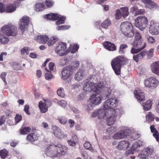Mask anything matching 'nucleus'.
Segmentation results:
<instances>
[{
    "mask_svg": "<svg viewBox=\"0 0 159 159\" xmlns=\"http://www.w3.org/2000/svg\"><path fill=\"white\" fill-rule=\"evenodd\" d=\"M6 119L4 115H2L0 118V125L4 124L5 121Z\"/></svg>",
    "mask_w": 159,
    "mask_h": 159,
    "instance_id": "338daca9",
    "label": "nucleus"
},
{
    "mask_svg": "<svg viewBox=\"0 0 159 159\" xmlns=\"http://www.w3.org/2000/svg\"><path fill=\"white\" fill-rule=\"evenodd\" d=\"M131 130H121L120 132L115 133L113 136V138L115 139H120L125 138L129 136V132Z\"/></svg>",
    "mask_w": 159,
    "mask_h": 159,
    "instance_id": "f3484780",
    "label": "nucleus"
},
{
    "mask_svg": "<svg viewBox=\"0 0 159 159\" xmlns=\"http://www.w3.org/2000/svg\"><path fill=\"white\" fill-rule=\"evenodd\" d=\"M128 46L127 45L125 44H122L120 45L119 49V52L120 54L124 53V50L125 49L127 48Z\"/></svg>",
    "mask_w": 159,
    "mask_h": 159,
    "instance_id": "49530a36",
    "label": "nucleus"
},
{
    "mask_svg": "<svg viewBox=\"0 0 159 159\" xmlns=\"http://www.w3.org/2000/svg\"><path fill=\"white\" fill-rule=\"evenodd\" d=\"M106 109V118L116 116H119L122 113L121 109L116 108L114 109L113 108H105Z\"/></svg>",
    "mask_w": 159,
    "mask_h": 159,
    "instance_id": "1a4fd4ad",
    "label": "nucleus"
},
{
    "mask_svg": "<svg viewBox=\"0 0 159 159\" xmlns=\"http://www.w3.org/2000/svg\"><path fill=\"white\" fill-rule=\"evenodd\" d=\"M122 63V59L119 57L115 58L112 61L111 66L116 74L119 75L120 74L121 66Z\"/></svg>",
    "mask_w": 159,
    "mask_h": 159,
    "instance_id": "20e7f679",
    "label": "nucleus"
},
{
    "mask_svg": "<svg viewBox=\"0 0 159 159\" xmlns=\"http://www.w3.org/2000/svg\"><path fill=\"white\" fill-rule=\"evenodd\" d=\"M144 83L146 87L154 89L157 87L159 84V81L156 78L151 77L145 80Z\"/></svg>",
    "mask_w": 159,
    "mask_h": 159,
    "instance_id": "6e6552de",
    "label": "nucleus"
},
{
    "mask_svg": "<svg viewBox=\"0 0 159 159\" xmlns=\"http://www.w3.org/2000/svg\"><path fill=\"white\" fill-rule=\"evenodd\" d=\"M45 17L49 20H54L59 19L56 22V24L57 25L64 23L66 19V17L64 16H61L60 15L53 13H50L46 15Z\"/></svg>",
    "mask_w": 159,
    "mask_h": 159,
    "instance_id": "7ed1b4c3",
    "label": "nucleus"
},
{
    "mask_svg": "<svg viewBox=\"0 0 159 159\" xmlns=\"http://www.w3.org/2000/svg\"><path fill=\"white\" fill-rule=\"evenodd\" d=\"M138 147V145L136 142L134 143L130 148L131 151L130 153H133L132 152L137 149Z\"/></svg>",
    "mask_w": 159,
    "mask_h": 159,
    "instance_id": "603ef678",
    "label": "nucleus"
},
{
    "mask_svg": "<svg viewBox=\"0 0 159 159\" xmlns=\"http://www.w3.org/2000/svg\"><path fill=\"white\" fill-rule=\"evenodd\" d=\"M74 69L69 66L65 67L62 70V78L64 80L69 78L73 73Z\"/></svg>",
    "mask_w": 159,
    "mask_h": 159,
    "instance_id": "f8f14e48",
    "label": "nucleus"
},
{
    "mask_svg": "<svg viewBox=\"0 0 159 159\" xmlns=\"http://www.w3.org/2000/svg\"><path fill=\"white\" fill-rule=\"evenodd\" d=\"M138 10V7L137 6L135 5H133L130 9V11L131 13H134V12H136Z\"/></svg>",
    "mask_w": 159,
    "mask_h": 159,
    "instance_id": "8fccbe9b",
    "label": "nucleus"
},
{
    "mask_svg": "<svg viewBox=\"0 0 159 159\" xmlns=\"http://www.w3.org/2000/svg\"><path fill=\"white\" fill-rule=\"evenodd\" d=\"M56 149L57 147L56 145H51L46 149V154L47 156L51 157L58 156Z\"/></svg>",
    "mask_w": 159,
    "mask_h": 159,
    "instance_id": "9b49d317",
    "label": "nucleus"
},
{
    "mask_svg": "<svg viewBox=\"0 0 159 159\" xmlns=\"http://www.w3.org/2000/svg\"><path fill=\"white\" fill-rule=\"evenodd\" d=\"M115 18L117 20H119L123 16L121 11L120 9H117L116 10V13L115 15Z\"/></svg>",
    "mask_w": 159,
    "mask_h": 159,
    "instance_id": "c03bdc74",
    "label": "nucleus"
},
{
    "mask_svg": "<svg viewBox=\"0 0 159 159\" xmlns=\"http://www.w3.org/2000/svg\"><path fill=\"white\" fill-rule=\"evenodd\" d=\"M70 28V26L69 25H62L57 26L56 29L58 30H66Z\"/></svg>",
    "mask_w": 159,
    "mask_h": 159,
    "instance_id": "79ce46f5",
    "label": "nucleus"
},
{
    "mask_svg": "<svg viewBox=\"0 0 159 159\" xmlns=\"http://www.w3.org/2000/svg\"><path fill=\"white\" fill-rule=\"evenodd\" d=\"M148 23L147 18L143 16H140L135 20V24L136 26L143 31L146 27Z\"/></svg>",
    "mask_w": 159,
    "mask_h": 159,
    "instance_id": "39448f33",
    "label": "nucleus"
},
{
    "mask_svg": "<svg viewBox=\"0 0 159 159\" xmlns=\"http://www.w3.org/2000/svg\"><path fill=\"white\" fill-rule=\"evenodd\" d=\"M53 133L55 136L60 139L66 137L67 135L64 134L61 131V130H54Z\"/></svg>",
    "mask_w": 159,
    "mask_h": 159,
    "instance_id": "7c9ffc66",
    "label": "nucleus"
},
{
    "mask_svg": "<svg viewBox=\"0 0 159 159\" xmlns=\"http://www.w3.org/2000/svg\"><path fill=\"white\" fill-rule=\"evenodd\" d=\"M111 24L109 18H107L101 25L102 27L104 29H107L108 26Z\"/></svg>",
    "mask_w": 159,
    "mask_h": 159,
    "instance_id": "a19ab883",
    "label": "nucleus"
},
{
    "mask_svg": "<svg viewBox=\"0 0 159 159\" xmlns=\"http://www.w3.org/2000/svg\"><path fill=\"white\" fill-rule=\"evenodd\" d=\"M27 139L31 142H33L37 139L38 137L36 134L33 131L27 136Z\"/></svg>",
    "mask_w": 159,
    "mask_h": 159,
    "instance_id": "72a5a7b5",
    "label": "nucleus"
},
{
    "mask_svg": "<svg viewBox=\"0 0 159 159\" xmlns=\"http://www.w3.org/2000/svg\"><path fill=\"white\" fill-rule=\"evenodd\" d=\"M153 136L156 138L157 141H158L159 133L157 130H151Z\"/></svg>",
    "mask_w": 159,
    "mask_h": 159,
    "instance_id": "a18cd8bd",
    "label": "nucleus"
},
{
    "mask_svg": "<svg viewBox=\"0 0 159 159\" xmlns=\"http://www.w3.org/2000/svg\"><path fill=\"white\" fill-rule=\"evenodd\" d=\"M152 105V101L151 100H148L142 104L143 110L145 111L149 110Z\"/></svg>",
    "mask_w": 159,
    "mask_h": 159,
    "instance_id": "bb28decb",
    "label": "nucleus"
},
{
    "mask_svg": "<svg viewBox=\"0 0 159 159\" xmlns=\"http://www.w3.org/2000/svg\"><path fill=\"white\" fill-rule=\"evenodd\" d=\"M98 118L100 119H105L106 118V109L103 106V108L98 110Z\"/></svg>",
    "mask_w": 159,
    "mask_h": 159,
    "instance_id": "c85d7f7f",
    "label": "nucleus"
},
{
    "mask_svg": "<svg viewBox=\"0 0 159 159\" xmlns=\"http://www.w3.org/2000/svg\"><path fill=\"white\" fill-rule=\"evenodd\" d=\"M66 44L65 43H60L56 48V53L60 56L66 55L70 50V49L69 48L66 50Z\"/></svg>",
    "mask_w": 159,
    "mask_h": 159,
    "instance_id": "0eeeda50",
    "label": "nucleus"
},
{
    "mask_svg": "<svg viewBox=\"0 0 159 159\" xmlns=\"http://www.w3.org/2000/svg\"><path fill=\"white\" fill-rule=\"evenodd\" d=\"M20 4L17 2H15L14 4L8 5L6 8V11L8 12H12L16 10Z\"/></svg>",
    "mask_w": 159,
    "mask_h": 159,
    "instance_id": "412c9836",
    "label": "nucleus"
},
{
    "mask_svg": "<svg viewBox=\"0 0 159 159\" xmlns=\"http://www.w3.org/2000/svg\"><path fill=\"white\" fill-rule=\"evenodd\" d=\"M122 12L123 17L124 18H126L129 14V8L127 7H121L120 9Z\"/></svg>",
    "mask_w": 159,
    "mask_h": 159,
    "instance_id": "f704fd0d",
    "label": "nucleus"
},
{
    "mask_svg": "<svg viewBox=\"0 0 159 159\" xmlns=\"http://www.w3.org/2000/svg\"><path fill=\"white\" fill-rule=\"evenodd\" d=\"M134 93L136 98L138 102H142L145 100V94L139 88H137L135 89Z\"/></svg>",
    "mask_w": 159,
    "mask_h": 159,
    "instance_id": "a211bd4d",
    "label": "nucleus"
},
{
    "mask_svg": "<svg viewBox=\"0 0 159 159\" xmlns=\"http://www.w3.org/2000/svg\"><path fill=\"white\" fill-rule=\"evenodd\" d=\"M45 4L48 7H50L52 6L54 2L50 0H47L45 2Z\"/></svg>",
    "mask_w": 159,
    "mask_h": 159,
    "instance_id": "13d9d810",
    "label": "nucleus"
},
{
    "mask_svg": "<svg viewBox=\"0 0 159 159\" xmlns=\"http://www.w3.org/2000/svg\"><path fill=\"white\" fill-rule=\"evenodd\" d=\"M30 132V130H20V134L25 135L29 133Z\"/></svg>",
    "mask_w": 159,
    "mask_h": 159,
    "instance_id": "774afa93",
    "label": "nucleus"
},
{
    "mask_svg": "<svg viewBox=\"0 0 159 159\" xmlns=\"http://www.w3.org/2000/svg\"><path fill=\"white\" fill-rule=\"evenodd\" d=\"M2 31L7 36H15L17 33V28L11 25L3 26L2 28Z\"/></svg>",
    "mask_w": 159,
    "mask_h": 159,
    "instance_id": "423d86ee",
    "label": "nucleus"
},
{
    "mask_svg": "<svg viewBox=\"0 0 159 159\" xmlns=\"http://www.w3.org/2000/svg\"><path fill=\"white\" fill-rule=\"evenodd\" d=\"M53 76L50 73H46L45 74V79L48 80H50L53 78Z\"/></svg>",
    "mask_w": 159,
    "mask_h": 159,
    "instance_id": "e2e57ef3",
    "label": "nucleus"
},
{
    "mask_svg": "<svg viewBox=\"0 0 159 159\" xmlns=\"http://www.w3.org/2000/svg\"><path fill=\"white\" fill-rule=\"evenodd\" d=\"M84 70L80 69L75 74V78L76 80H80L82 79L84 76Z\"/></svg>",
    "mask_w": 159,
    "mask_h": 159,
    "instance_id": "c756f323",
    "label": "nucleus"
},
{
    "mask_svg": "<svg viewBox=\"0 0 159 159\" xmlns=\"http://www.w3.org/2000/svg\"><path fill=\"white\" fill-rule=\"evenodd\" d=\"M58 38L56 36L51 37L48 43V46H51L53 45L58 40Z\"/></svg>",
    "mask_w": 159,
    "mask_h": 159,
    "instance_id": "ea45409f",
    "label": "nucleus"
},
{
    "mask_svg": "<svg viewBox=\"0 0 159 159\" xmlns=\"http://www.w3.org/2000/svg\"><path fill=\"white\" fill-rule=\"evenodd\" d=\"M30 21V18L27 16H24L20 20L19 24V28L22 32L26 29Z\"/></svg>",
    "mask_w": 159,
    "mask_h": 159,
    "instance_id": "4468645a",
    "label": "nucleus"
},
{
    "mask_svg": "<svg viewBox=\"0 0 159 159\" xmlns=\"http://www.w3.org/2000/svg\"><path fill=\"white\" fill-rule=\"evenodd\" d=\"M104 92L105 93L106 95L105 96H103V99H105L107 97H109L111 93V91L110 90H108L107 91H105Z\"/></svg>",
    "mask_w": 159,
    "mask_h": 159,
    "instance_id": "69168bd1",
    "label": "nucleus"
},
{
    "mask_svg": "<svg viewBox=\"0 0 159 159\" xmlns=\"http://www.w3.org/2000/svg\"><path fill=\"white\" fill-rule=\"evenodd\" d=\"M147 53V51H143L139 54H137L135 55H134L133 59L136 62H138L139 59H143Z\"/></svg>",
    "mask_w": 159,
    "mask_h": 159,
    "instance_id": "b1692460",
    "label": "nucleus"
},
{
    "mask_svg": "<svg viewBox=\"0 0 159 159\" xmlns=\"http://www.w3.org/2000/svg\"><path fill=\"white\" fill-rule=\"evenodd\" d=\"M22 119V118L21 115L16 114V116L15 117V124H16L19 122Z\"/></svg>",
    "mask_w": 159,
    "mask_h": 159,
    "instance_id": "864d4df0",
    "label": "nucleus"
},
{
    "mask_svg": "<svg viewBox=\"0 0 159 159\" xmlns=\"http://www.w3.org/2000/svg\"><path fill=\"white\" fill-rule=\"evenodd\" d=\"M120 30L124 35L128 38H131L134 34L133 25L129 21L123 22L120 26Z\"/></svg>",
    "mask_w": 159,
    "mask_h": 159,
    "instance_id": "f03ea898",
    "label": "nucleus"
},
{
    "mask_svg": "<svg viewBox=\"0 0 159 159\" xmlns=\"http://www.w3.org/2000/svg\"><path fill=\"white\" fill-rule=\"evenodd\" d=\"M5 9L3 3L0 2V13H2L5 12Z\"/></svg>",
    "mask_w": 159,
    "mask_h": 159,
    "instance_id": "0e129e2a",
    "label": "nucleus"
},
{
    "mask_svg": "<svg viewBox=\"0 0 159 159\" xmlns=\"http://www.w3.org/2000/svg\"><path fill=\"white\" fill-rule=\"evenodd\" d=\"M84 146L86 149L90 150L91 151H93V149L91 145L89 142H85L84 144Z\"/></svg>",
    "mask_w": 159,
    "mask_h": 159,
    "instance_id": "de8ad7c7",
    "label": "nucleus"
},
{
    "mask_svg": "<svg viewBox=\"0 0 159 159\" xmlns=\"http://www.w3.org/2000/svg\"><path fill=\"white\" fill-rule=\"evenodd\" d=\"M147 40L148 42L150 43H153L156 41L155 38L151 36H148L147 37Z\"/></svg>",
    "mask_w": 159,
    "mask_h": 159,
    "instance_id": "5fc2aeb1",
    "label": "nucleus"
},
{
    "mask_svg": "<svg viewBox=\"0 0 159 159\" xmlns=\"http://www.w3.org/2000/svg\"><path fill=\"white\" fill-rule=\"evenodd\" d=\"M129 143L128 141H122L119 143V144L117 146L118 148L120 150H126L129 147Z\"/></svg>",
    "mask_w": 159,
    "mask_h": 159,
    "instance_id": "5701e85b",
    "label": "nucleus"
},
{
    "mask_svg": "<svg viewBox=\"0 0 159 159\" xmlns=\"http://www.w3.org/2000/svg\"><path fill=\"white\" fill-rule=\"evenodd\" d=\"M94 81H92L91 78L89 80H87L84 82L83 84V89L84 93H89L92 91L95 92L98 94L100 92V89L103 88L106 85L108 86L109 84V79H107V80L105 83L99 82L96 83L97 82V78L95 77L93 78Z\"/></svg>",
    "mask_w": 159,
    "mask_h": 159,
    "instance_id": "f257e3e1",
    "label": "nucleus"
},
{
    "mask_svg": "<svg viewBox=\"0 0 159 159\" xmlns=\"http://www.w3.org/2000/svg\"><path fill=\"white\" fill-rule=\"evenodd\" d=\"M159 24L154 20H151L149 28L150 33L153 35H157L159 33Z\"/></svg>",
    "mask_w": 159,
    "mask_h": 159,
    "instance_id": "9d476101",
    "label": "nucleus"
},
{
    "mask_svg": "<svg viewBox=\"0 0 159 159\" xmlns=\"http://www.w3.org/2000/svg\"><path fill=\"white\" fill-rule=\"evenodd\" d=\"M90 106L93 107L98 105L102 102V98L100 95L95 94L92 95L90 98Z\"/></svg>",
    "mask_w": 159,
    "mask_h": 159,
    "instance_id": "dca6fc26",
    "label": "nucleus"
},
{
    "mask_svg": "<svg viewBox=\"0 0 159 159\" xmlns=\"http://www.w3.org/2000/svg\"><path fill=\"white\" fill-rule=\"evenodd\" d=\"M71 65L72 66H70L72 67L73 69V67L77 68L79 66V63L78 61H75L72 62L71 63Z\"/></svg>",
    "mask_w": 159,
    "mask_h": 159,
    "instance_id": "4d7b16f0",
    "label": "nucleus"
},
{
    "mask_svg": "<svg viewBox=\"0 0 159 159\" xmlns=\"http://www.w3.org/2000/svg\"><path fill=\"white\" fill-rule=\"evenodd\" d=\"M59 121L62 124H64L67 122V119L64 117H61L58 119Z\"/></svg>",
    "mask_w": 159,
    "mask_h": 159,
    "instance_id": "6e6d98bb",
    "label": "nucleus"
},
{
    "mask_svg": "<svg viewBox=\"0 0 159 159\" xmlns=\"http://www.w3.org/2000/svg\"><path fill=\"white\" fill-rule=\"evenodd\" d=\"M116 117L114 116L106 118L105 120H106L107 124L108 126H111L115 123L116 120Z\"/></svg>",
    "mask_w": 159,
    "mask_h": 159,
    "instance_id": "e433bc0d",
    "label": "nucleus"
},
{
    "mask_svg": "<svg viewBox=\"0 0 159 159\" xmlns=\"http://www.w3.org/2000/svg\"><path fill=\"white\" fill-rule=\"evenodd\" d=\"M79 48V46L78 44H75L73 47V48L71 50L72 53H74L77 51Z\"/></svg>",
    "mask_w": 159,
    "mask_h": 159,
    "instance_id": "bf43d9fd",
    "label": "nucleus"
},
{
    "mask_svg": "<svg viewBox=\"0 0 159 159\" xmlns=\"http://www.w3.org/2000/svg\"><path fill=\"white\" fill-rule=\"evenodd\" d=\"M21 52L22 54L28 55L29 53L28 48L27 47H24L21 49Z\"/></svg>",
    "mask_w": 159,
    "mask_h": 159,
    "instance_id": "3c124183",
    "label": "nucleus"
},
{
    "mask_svg": "<svg viewBox=\"0 0 159 159\" xmlns=\"http://www.w3.org/2000/svg\"><path fill=\"white\" fill-rule=\"evenodd\" d=\"M8 152L6 150H2L0 151V156L2 158L4 159L7 156Z\"/></svg>",
    "mask_w": 159,
    "mask_h": 159,
    "instance_id": "09e8293b",
    "label": "nucleus"
},
{
    "mask_svg": "<svg viewBox=\"0 0 159 159\" xmlns=\"http://www.w3.org/2000/svg\"><path fill=\"white\" fill-rule=\"evenodd\" d=\"M45 6L42 3H37L35 5V10L37 11H41L44 9Z\"/></svg>",
    "mask_w": 159,
    "mask_h": 159,
    "instance_id": "58836bf2",
    "label": "nucleus"
},
{
    "mask_svg": "<svg viewBox=\"0 0 159 159\" xmlns=\"http://www.w3.org/2000/svg\"><path fill=\"white\" fill-rule=\"evenodd\" d=\"M86 93H84L83 94H81L78 96L77 100L78 101L82 100L85 96Z\"/></svg>",
    "mask_w": 159,
    "mask_h": 159,
    "instance_id": "680f3d73",
    "label": "nucleus"
},
{
    "mask_svg": "<svg viewBox=\"0 0 159 159\" xmlns=\"http://www.w3.org/2000/svg\"><path fill=\"white\" fill-rule=\"evenodd\" d=\"M134 35V40L131 43V44L135 48H138L142 43V36L141 34L138 32H136Z\"/></svg>",
    "mask_w": 159,
    "mask_h": 159,
    "instance_id": "ddd939ff",
    "label": "nucleus"
},
{
    "mask_svg": "<svg viewBox=\"0 0 159 159\" xmlns=\"http://www.w3.org/2000/svg\"><path fill=\"white\" fill-rule=\"evenodd\" d=\"M50 101L48 100L43 99V102L40 101L39 102V106L42 113H45L48 110V103L50 104Z\"/></svg>",
    "mask_w": 159,
    "mask_h": 159,
    "instance_id": "6ab92c4d",
    "label": "nucleus"
},
{
    "mask_svg": "<svg viewBox=\"0 0 159 159\" xmlns=\"http://www.w3.org/2000/svg\"><path fill=\"white\" fill-rule=\"evenodd\" d=\"M57 95L60 97L63 98L65 96L64 89L63 88H60L59 89L57 90Z\"/></svg>",
    "mask_w": 159,
    "mask_h": 159,
    "instance_id": "37998d69",
    "label": "nucleus"
},
{
    "mask_svg": "<svg viewBox=\"0 0 159 159\" xmlns=\"http://www.w3.org/2000/svg\"><path fill=\"white\" fill-rule=\"evenodd\" d=\"M103 45L105 48L108 51H113L116 50V47L115 44L109 42H104Z\"/></svg>",
    "mask_w": 159,
    "mask_h": 159,
    "instance_id": "4be33fe9",
    "label": "nucleus"
},
{
    "mask_svg": "<svg viewBox=\"0 0 159 159\" xmlns=\"http://www.w3.org/2000/svg\"><path fill=\"white\" fill-rule=\"evenodd\" d=\"M2 32H0V42L3 44L7 43L9 41L8 38Z\"/></svg>",
    "mask_w": 159,
    "mask_h": 159,
    "instance_id": "473e14b6",
    "label": "nucleus"
},
{
    "mask_svg": "<svg viewBox=\"0 0 159 159\" xmlns=\"http://www.w3.org/2000/svg\"><path fill=\"white\" fill-rule=\"evenodd\" d=\"M150 149L147 148L142 151L141 153L139 154L138 157L142 159H145L147 157L148 155L150 153Z\"/></svg>",
    "mask_w": 159,
    "mask_h": 159,
    "instance_id": "cd10ccee",
    "label": "nucleus"
},
{
    "mask_svg": "<svg viewBox=\"0 0 159 159\" xmlns=\"http://www.w3.org/2000/svg\"><path fill=\"white\" fill-rule=\"evenodd\" d=\"M150 68L153 73L159 76V61L152 63L150 65Z\"/></svg>",
    "mask_w": 159,
    "mask_h": 159,
    "instance_id": "aec40b11",
    "label": "nucleus"
},
{
    "mask_svg": "<svg viewBox=\"0 0 159 159\" xmlns=\"http://www.w3.org/2000/svg\"><path fill=\"white\" fill-rule=\"evenodd\" d=\"M118 104L117 99L115 98H111L108 99L104 103L103 105L105 108H108L116 107Z\"/></svg>",
    "mask_w": 159,
    "mask_h": 159,
    "instance_id": "2eb2a0df",
    "label": "nucleus"
},
{
    "mask_svg": "<svg viewBox=\"0 0 159 159\" xmlns=\"http://www.w3.org/2000/svg\"><path fill=\"white\" fill-rule=\"evenodd\" d=\"M56 147L58 155L59 154L62 155L65 154L67 150L66 147V146L61 144H59L56 146Z\"/></svg>",
    "mask_w": 159,
    "mask_h": 159,
    "instance_id": "a878e982",
    "label": "nucleus"
},
{
    "mask_svg": "<svg viewBox=\"0 0 159 159\" xmlns=\"http://www.w3.org/2000/svg\"><path fill=\"white\" fill-rule=\"evenodd\" d=\"M58 104L62 107H65L67 105V102L63 100H61L58 102Z\"/></svg>",
    "mask_w": 159,
    "mask_h": 159,
    "instance_id": "052dcab7",
    "label": "nucleus"
},
{
    "mask_svg": "<svg viewBox=\"0 0 159 159\" xmlns=\"http://www.w3.org/2000/svg\"><path fill=\"white\" fill-rule=\"evenodd\" d=\"M49 37L47 35H39L37 36V41L41 44H44L46 43L49 39Z\"/></svg>",
    "mask_w": 159,
    "mask_h": 159,
    "instance_id": "393cba45",
    "label": "nucleus"
},
{
    "mask_svg": "<svg viewBox=\"0 0 159 159\" xmlns=\"http://www.w3.org/2000/svg\"><path fill=\"white\" fill-rule=\"evenodd\" d=\"M146 43H144L143 44V46L142 47L138 48H135L134 47H132L131 49V53L133 54H135L138 53L143 49L146 47Z\"/></svg>",
    "mask_w": 159,
    "mask_h": 159,
    "instance_id": "c9c22d12",
    "label": "nucleus"
},
{
    "mask_svg": "<svg viewBox=\"0 0 159 159\" xmlns=\"http://www.w3.org/2000/svg\"><path fill=\"white\" fill-rule=\"evenodd\" d=\"M134 130H131L129 132V136H131L134 140L138 139L140 138L141 136L140 134L138 131H134Z\"/></svg>",
    "mask_w": 159,
    "mask_h": 159,
    "instance_id": "2f4dec72",
    "label": "nucleus"
},
{
    "mask_svg": "<svg viewBox=\"0 0 159 159\" xmlns=\"http://www.w3.org/2000/svg\"><path fill=\"white\" fill-rule=\"evenodd\" d=\"M155 116L151 112H149L148 114L146 116V121L150 122L154 120Z\"/></svg>",
    "mask_w": 159,
    "mask_h": 159,
    "instance_id": "4c0bfd02",
    "label": "nucleus"
}]
</instances>
